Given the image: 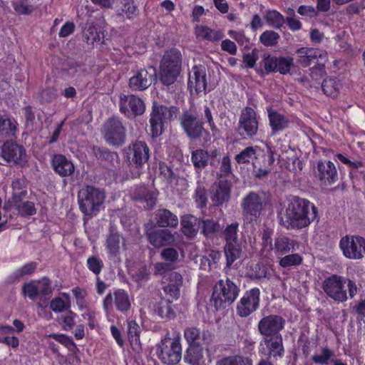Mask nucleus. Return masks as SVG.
Listing matches in <instances>:
<instances>
[{
	"label": "nucleus",
	"instance_id": "f257e3e1",
	"mask_svg": "<svg viewBox=\"0 0 365 365\" xmlns=\"http://www.w3.org/2000/svg\"><path fill=\"white\" fill-rule=\"evenodd\" d=\"M317 214V207L308 200L294 196L286 207L284 217H280L279 223L288 230H301L308 227Z\"/></svg>",
	"mask_w": 365,
	"mask_h": 365
},
{
	"label": "nucleus",
	"instance_id": "f03ea898",
	"mask_svg": "<svg viewBox=\"0 0 365 365\" xmlns=\"http://www.w3.org/2000/svg\"><path fill=\"white\" fill-rule=\"evenodd\" d=\"M322 287L329 297L337 302H344L349 297L352 299L358 292L355 282L337 274L326 278Z\"/></svg>",
	"mask_w": 365,
	"mask_h": 365
},
{
	"label": "nucleus",
	"instance_id": "7ed1b4c3",
	"mask_svg": "<svg viewBox=\"0 0 365 365\" xmlns=\"http://www.w3.org/2000/svg\"><path fill=\"white\" fill-rule=\"evenodd\" d=\"M182 55L175 48L166 51L160 63L159 80L163 85H173L181 73Z\"/></svg>",
	"mask_w": 365,
	"mask_h": 365
},
{
	"label": "nucleus",
	"instance_id": "20e7f679",
	"mask_svg": "<svg viewBox=\"0 0 365 365\" xmlns=\"http://www.w3.org/2000/svg\"><path fill=\"white\" fill-rule=\"evenodd\" d=\"M240 292V285L227 277L215 283L212 288L210 302L217 310L225 309L237 299Z\"/></svg>",
	"mask_w": 365,
	"mask_h": 365
},
{
	"label": "nucleus",
	"instance_id": "39448f33",
	"mask_svg": "<svg viewBox=\"0 0 365 365\" xmlns=\"http://www.w3.org/2000/svg\"><path fill=\"white\" fill-rule=\"evenodd\" d=\"M78 198L81 211L85 215H96L103 204L106 195L103 190L92 185H86L78 193Z\"/></svg>",
	"mask_w": 365,
	"mask_h": 365
},
{
	"label": "nucleus",
	"instance_id": "423d86ee",
	"mask_svg": "<svg viewBox=\"0 0 365 365\" xmlns=\"http://www.w3.org/2000/svg\"><path fill=\"white\" fill-rule=\"evenodd\" d=\"M179 121L184 133L191 140H198L209 135L204 128L203 120L200 118L195 110H184L179 116Z\"/></svg>",
	"mask_w": 365,
	"mask_h": 365
},
{
	"label": "nucleus",
	"instance_id": "0eeeda50",
	"mask_svg": "<svg viewBox=\"0 0 365 365\" xmlns=\"http://www.w3.org/2000/svg\"><path fill=\"white\" fill-rule=\"evenodd\" d=\"M143 229L148 242L155 248L176 245V232L173 233L167 228L158 227L151 220L143 225Z\"/></svg>",
	"mask_w": 365,
	"mask_h": 365
},
{
	"label": "nucleus",
	"instance_id": "6e6552de",
	"mask_svg": "<svg viewBox=\"0 0 365 365\" xmlns=\"http://www.w3.org/2000/svg\"><path fill=\"white\" fill-rule=\"evenodd\" d=\"M178 108L176 106H163L153 102L152 111L150 115V124L153 138L160 136L164 130V123L166 120H170L173 116H176Z\"/></svg>",
	"mask_w": 365,
	"mask_h": 365
},
{
	"label": "nucleus",
	"instance_id": "1a4fd4ad",
	"mask_svg": "<svg viewBox=\"0 0 365 365\" xmlns=\"http://www.w3.org/2000/svg\"><path fill=\"white\" fill-rule=\"evenodd\" d=\"M101 133L106 142L110 145L120 147L126 140V128L121 118H109L103 124Z\"/></svg>",
	"mask_w": 365,
	"mask_h": 365
},
{
	"label": "nucleus",
	"instance_id": "9d476101",
	"mask_svg": "<svg viewBox=\"0 0 365 365\" xmlns=\"http://www.w3.org/2000/svg\"><path fill=\"white\" fill-rule=\"evenodd\" d=\"M157 355L166 365H175L182 358V346L179 338H164L157 346Z\"/></svg>",
	"mask_w": 365,
	"mask_h": 365
},
{
	"label": "nucleus",
	"instance_id": "9b49d317",
	"mask_svg": "<svg viewBox=\"0 0 365 365\" xmlns=\"http://www.w3.org/2000/svg\"><path fill=\"white\" fill-rule=\"evenodd\" d=\"M339 247L345 257L361 259L365 256V239L359 235H346L339 242Z\"/></svg>",
	"mask_w": 365,
	"mask_h": 365
},
{
	"label": "nucleus",
	"instance_id": "f8f14e48",
	"mask_svg": "<svg viewBox=\"0 0 365 365\" xmlns=\"http://www.w3.org/2000/svg\"><path fill=\"white\" fill-rule=\"evenodd\" d=\"M259 123L255 110L249 106L245 107L240 115L237 133L243 138H252L256 135Z\"/></svg>",
	"mask_w": 365,
	"mask_h": 365
},
{
	"label": "nucleus",
	"instance_id": "ddd939ff",
	"mask_svg": "<svg viewBox=\"0 0 365 365\" xmlns=\"http://www.w3.org/2000/svg\"><path fill=\"white\" fill-rule=\"evenodd\" d=\"M158 81L157 71L154 66H148L136 72L129 79L128 86L132 91H143Z\"/></svg>",
	"mask_w": 365,
	"mask_h": 365
},
{
	"label": "nucleus",
	"instance_id": "4468645a",
	"mask_svg": "<svg viewBox=\"0 0 365 365\" xmlns=\"http://www.w3.org/2000/svg\"><path fill=\"white\" fill-rule=\"evenodd\" d=\"M285 319L278 314H269L263 317L258 322L257 330L263 338L281 334L284 329Z\"/></svg>",
	"mask_w": 365,
	"mask_h": 365
},
{
	"label": "nucleus",
	"instance_id": "2eb2a0df",
	"mask_svg": "<svg viewBox=\"0 0 365 365\" xmlns=\"http://www.w3.org/2000/svg\"><path fill=\"white\" fill-rule=\"evenodd\" d=\"M260 290L257 287L245 292L237 304V314L241 317H247L259 307Z\"/></svg>",
	"mask_w": 365,
	"mask_h": 365
},
{
	"label": "nucleus",
	"instance_id": "dca6fc26",
	"mask_svg": "<svg viewBox=\"0 0 365 365\" xmlns=\"http://www.w3.org/2000/svg\"><path fill=\"white\" fill-rule=\"evenodd\" d=\"M242 213L248 221L256 220L260 215L263 207L262 197L255 192H249L242 200Z\"/></svg>",
	"mask_w": 365,
	"mask_h": 365
},
{
	"label": "nucleus",
	"instance_id": "f3484780",
	"mask_svg": "<svg viewBox=\"0 0 365 365\" xmlns=\"http://www.w3.org/2000/svg\"><path fill=\"white\" fill-rule=\"evenodd\" d=\"M25 149L13 142H5L1 148L0 155V164L13 163L14 165H21L25 162Z\"/></svg>",
	"mask_w": 365,
	"mask_h": 365
},
{
	"label": "nucleus",
	"instance_id": "a211bd4d",
	"mask_svg": "<svg viewBox=\"0 0 365 365\" xmlns=\"http://www.w3.org/2000/svg\"><path fill=\"white\" fill-rule=\"evenodd\" d=\"M119 106L120 112L127 117L141 115L145 111L143 101L134 95H120Z\"/></svg>",
	"mask_w": 365,
	"mask_h": 365
},
{
	"label": "nucleus",
	"instance_id": "6ab92c4d",
	"mask_svg": "<svg viewBox=\"0 0 365 365\" xmlns=\"http://www.w3.org/2000/svg\"><path fill=\"white\" fill-rule=\"evenodd\" d=\"M184 336L190 348L199 349L202 345H210L214 339V335L208 330H200L195 327H191L185 329Z\"/></svg>",
	"mask_w": 365,
	"mask_h": 365
},
{
	"label": "nucleus",
	"instance_id": "aec40b11",
	"mask_svg": "<svg viewBox=\"0 0 365 365\" xmlns=\"http://www.w3.org/2000/svg\"><path fill=\"white\" fill-rule=\"evenodd\" d=\"M128 160L130 165H134L136 168H140L148 162L150 157V149L148 145L140 140H136L129 145Z\"/></svg>",
	"mask_w": 365,
	"mask_h": 365
},
{
	"label": "nucleus",
	"instance_id": "412c9836",
	"mask_svg": "<svg viewBox=\"0 0 365 365\" xmlns=\"http://www.w3.org/2000/svg\"><path fill=\"white\" fill-rule=\"evenodd\" d=\"M231 182L227 180L220 179L217 184L212 185L210 190V199L214 206H220L230 198Z\"/></svg>",
	"mask_w": 365,
	"mask_h": 365
},
{
	"label": "nucleus",
	"instance_id": "4be33fe9",
	"mask_svg": "<svg viewBox=\"0 0 365 365\" xmlns=\"http://www.w3.org/2000/svg\"><path fill=\"white\" fill-rule=\"evenodd\" d=\"M158 192L155 188L145 186L137 187L133 193V200L143 203V207L148 210L153 209L158 200Z\"/></svg>",
	"mask_w": 365,
	"mask_h": 365
},
{
	"label": "nucleus",
	"instance_id": "5701e85b",
	"mask_svg": "<svg viewBox=\"0 0 365 365\" xmlns=\"http://www.w3.org/2000/svg\"><path fill=\"white\" fill-rule=\"evenodd\" d=\"M192 74L190 73L188 79V88L195 89L197 94L205 91L207 88L206 71L205 66H195L192 69Z\"/></svg>",
	"mask_w": 365,
	"mask_h": 365
},
{
	"label": "nucleus",
	"instance_id": "b1692460",
	"mask_svg": "<svg viewBox=\"0 0 365 365\" xmlns=\"http://www.w3.org/2000/svg\"><path fill=\"white\" fill-rule=\"evenodd\" d=\"M317 178L325 185H331L338 180L335 165L329 160H319L317 163Z\"/></svg>",
	"mask_w": 365,
	"mask_h": 365
},
{
	"label": "nucleus",
	"instance_id": "393cba45",
	"mask_svg": "<svg viewBox=\"0 0 365 365\" xmlns=\"http://www.w3.org/2000/svg\"><path fill=\"white\" fill-rule=\"evenodd\" d=\"M51 165L54 172L61 177L71 176L75 171L73 163L62 154L53 155Z\"/></svg>",
	"mask_w": 365,
	"mask_h": 365
},
{
	"label": "nucleus",
	"instance_id": "a878e982",
	"mask_svg": "<svg viewBox=\"0 0 365 365\" xmlns=\"http://www.w3.org/2000/svg\"><path fill=\"white\" fill-rule=\"evenodd\" d=\"M327 61V53L325 51L310 48L307 56L303 58L302 67H307L312 63H316L317 64L313 67L314 72L319 71L322 73Z\"/></svg>",
	"mask_w": 365,
	"mask_h": 365
},
{
	"label": "nucleus",
	"instance_id": "bb28decb",
	"mask_svg": "<svg viewBox=\"0 0 365 365\" xmlns=\"http://www.w3.org/2000/svg\"><path fill=\"white\" fill-rule=\"evenodd\" d=\"M155 224L160 228H175L179 220L178 216L170 210L165 208H159L155 212Z\"/></svg>",
	"mask_w": 365,
	"mask_h": 365
},
{
	"label": "nucleus",
	"instance_id": "cd10ccee",
	"mask_svg": "<svg viewBox=\"0 0 365 365\" xmlns=\"http://www.w3.org/2000/svg\"><path fill=\"white\" fill-rule=\"evenodd\" d=\"M267 114L272 135H275L279 131L283 130L289 127V119L271 107L267 108Z\"/></svg>",
	"mask_w": 365,
	"mask_h": 365
},
{
	"label": "nucleus",
	"instance_id": "c85d7f7f",
	"mask_svg": "<svg viewBox=\"0 0 365 365\" xmlns=\"http://www.w3.org/2000/svg\"><path fill=\"white\" fill-rule=\"evenodd\" d=\"M268 351V357L282 358L284 355L283 338L282 334L263 338Z\"/></svg>",
	"mask_w": 365,
	"mask_h": 365
},
{
	"label": "nucleus",
	"instance_id": "c756f323",
	"mask_svg": "<svg viewBox=\"0 0 365 365\" xmlns=\"http://www.w3.org/2000/svg\"><path fill=\"white\" fill-rule=\"evenodd\" d=\"M122 238V236L117 232L116 229L111 226L106 240V247L110 257L115 258L119 254L120 240Z\"/></svg>",
	"mask_w": 365,
	"mask_h": 365
},
{
	"label": "nucleus",
	"instance_id": "7c9ffc66",
	"mask_svg": "<svg viewBox=\"0 0 365 365\" xmlns=\"http://www.w3.org/2000/svg\"><path fill=\"white\" fill-rule=\"evenodd\" d=\"M182 232L189 238H193L198 232L200 222V220L191 215H184L180 221Z\"/></svg>",
	"mask_w": 365,
	"mask_h": 365
},
{
	"label": "nucleus",
	"instance_id": "2f4dec72",
	"mask_svg": "<svg viewBox=\"0 0 365 365\" xmlns=\"http://www.w3.org/2000/svg\"><path fill=\"white\" fill-rule=\"evenodd\" d=\"M296 247H299L298 242L287 236H279L274 240V249L275 252L282 255L294 252Z\"/></svg>",
	"mask_w": 365,
	"mask_h": 365
},
{
	"label": "nucleus",
	"instance_id": "473e14b6",
	"mask_svg": "<svg viewBox=\"0 0 365 365\" xmlns=\"http://www.w3.org/2000/svg\"><path fill=\"white\" fill-rule=\"evenodd\" d=\"M118 16L124 14L128 19H133L137 15L138 8L133 0H118L113 7Z\"/></svg>",
	"mask_w": 365,
	"mask_h": 365
},
{
	"label": "nucleus",
	"instance_id": "72a5a7b5",
	"mask_svg": "<svg viewBox=\"0 0 365 365\" xmlns=\"http://www.w3.org/2000/svg\"><path fill=\"white\" fill-rule=\"evenodd\" d=\"M242 253V243L226 244L225 246V254L227 259L226 267H230L235 260L241 257Z\"/></svg>",
	"mask_w": 365,
	"mask_h": 365
},
{
	"label": "nucleus",
	"instance_id": "f704fd0d",
	"mask_svg": "<svg viewBox=\"0 0 365 365\" xmlns=\"http://www.w3.org/2000/svg\"><path fill=\"white\" fill-rule=\"evenodd\" d=\"M207 150L197 149L191 153V162L193 164L197 173H200L208 165V157Z\"/></svg>",
	"mask_w": 365,
	"mask_h": 365
},
{
	"label": "nucleus",
	"instance_id": "c9c22d12",
	"mask_svg": "<svg viewBox=\"0 0 365 365\" xmlns=\"http://www.w3.org/2000/svg\"><path fill=\"white\" fill-rule=\"evenodd\" d=\"M37 267V263L31 262L24 264L22 267L14 272L8 278L7 282L9 284L20 281L25 275L33 274Z\"/></svg>",
	"mask_w": 365,
	"mask_h": 365
},
{
	"label": "nucleus",
	"instance_id": "e433bc0d",
	"mask_svg": "<svg viewBox=\"0 0 365 365\" xmlns=\"http://www.w3.org/2000/svg\"><path fill=\"white\" fill-rule=\"evenodd\" d=\"M195 33L197 37L210 41H217L224 36L220 31H215L205 26H197L195 29Z\"/></svg>",
	"mask_w": 365,
	"mask_h": 365
},
{
	"label": "nucleus",
	"instance_id": "4c0bfd02",
	"mask_svg": "<svg viewBox=\"0 0 365 365\" xmlns=\"http://www.w3.org/2000/svg\"><path fill=\"white\" fill-rule=\"evenodd\" d=\"M140 328L135 321H130L128 323V336L130 344L135 350L141 349L140 342Z\"/></svg>",
	"mask_w": 365,
	"mask_h": 365
},
{
	"label": "nucleus",
	"instance_id": "58836bf2",
	"mask_svg": "<svg viewBox=\"0 0 365 365\" xmlns=\"http://www.w3.org/2000/svg\"><path fill=\"white\" fill-rule=\"evenodd\" d=\"M159 170L160 175L169 183H173L176 181V184L179 182L182 183L184 185H187V180L184 178L178 177L170 166L164 162H160Z\"/></svg>",
	"mask_w": 365,
	"mask_h": 365
},
{
	"label": "nucleus",
	"instance_id": "ea45409f",
	"mask_svg": "<svg viewBox=\"0 0 365 365\" xmlns=\"http://www.w3.org/2000/svg\"><path fill=\"white\" fill-rule=\"evenodd\" d=\"M341 84L339 81L334 78L324 79L322 83V88L324 94L331 97H336L339 93Z\"/></svg>",
	"mask_w": 365,
	"mask_h": 365
},
{
	"label": "nucleus",
	"instance_id": "a19ab883",
	"mask_svg": "<svg viewBox=\"0 0 365 365\" xmlns=\"http://www.w3.org/2000/svg\"><path fill=\"white\" fill-rule=\"evenodd\" d=\"M115 304L118 310L127 312L130 308V302L128 293L123 289H118L114 292Z\"/></svg>",
	"mask_w": 365,
	"mask_h": 365
},
{
	"label": "nucleus",
	"instance_id": "79ce46f5",
	"mask_svg": "<svg viewBox=\"0 0 365 365\" xmlns=\"http://www.w3.org/2000/svg\"><path fill=\"white\" fill-rule=\"evenodd\" d=\"M201 232L203 235L210 238L220 230V225L217 220L205 219L200 221Z\"/></svg>",
	"mask_w": 365,
	"mask_h": 365
},
{
	"label": "nucleus",
	"instance_id": "37998d69",
	"mask_svg": "<svg viewBox=\"0 0 365 365\" xmlns=\"http://www.w3.org/2000/svg\"><path fill=\"white\" fill-rule=\"evenodd\" d=\"M155 312L159 317L165 319H170L175 317V312L171 305V299L163 300L158 303Z\"/></svg>",
	"mask_w": 365,
	"mask_h": 365
},
{
	"label": "nucleus",
	"instance_id": "c03bdc74",
	"mask_svg": "<svg viewBox=\"0 0 365 365\" xmlns=\"http://www.w3.org/2000/svg\"><path fill=\"white\" fill-rule=\"evenodd\" d=\"M93 153L98 160L107 162L111 165H113L114 160L118 158L117 153L112 152L106 148L94 146Z\"/></svg>",
	"mask_w": 365,
	"mask_h": 365
},
{
	"label": "nucleus",
	"instance_id": "a18cd8bd",
	"mask_svg": "<svg viewBox=\"0 0 365 365\" xmlns=\"http://www.w3.org/2000/svg\"><path fill=\"white\" fill-rule=\"evenodd\" d=\"M264 18L267 24L274 29H280L285 23L284 16L276 10L268 11Z\"/></svg>",
	"mask_w": 365,
	"mask_h": 365
},
{
	"label": "nucleus",
	"instance_id": "49530a36",
	"mask_svg": "<svg viewBox=\"0 0 365 365\" xmlns=\"http://www.w3.org/2000/svg\"><path fill=\"white\" fill-rule=\"evenodd\" d=\"M239 223L234 222L226 227L224 230V236L226 244L242 243L237 237Z\"/></svg>",
	"mask_w": 365,
	"mask_h": 365
},
{
	"label": "nucleus",
	"instance_id": "de8ad7c7",
	"mask_svg": "<svg viewBox=\"0 0 365 365\" xmlns=\"http://www.w3.org/2000/svg\"><path fill=\"white\" fill-rule=\"evenodd\" d=\"M279 38L280 36L278 33L267 30L260 35L259 41L265 46H274L277 44Z\"/></svg>",
	"mask_w": 365,
	"mask_h": 365
},
{
	"label": "nucleus",
	"instance_id": "09e8293b",
	"mask_svg": "<svg viewBox=\"0 0 365 365\" xmlns=\"http://www.w3.org/2000/svg\"><path fill=\"white\" fill-rule=\"evenodd\" d=\"M36 286L38 288V295H41V299L43 297L45 299L47 297H50L52 294L53 289L51 287V282L47 277H43L40 280L36 282Z\"/></svg>",
	"mask_w": 365,
	"mask_h": 365
},
{
	"label": "nucleus",
	"instance_id": "8fccbe9b",
	"mask_svg": "<svg viewBox=\"0 0 365 365\" xmlns=\"http://www.w3.org/2000/svg\"><path fill=\"white\" fill-rule=\"evenodd\" d=\"M256 150L253 147H247L236 155L235 159L238 164L250 163L255 157Z\"/></svg>",
	"mask_w": 365,
	"mask_h": 365
},
{
	"label": "nucleus",
	"instance_id": "3c124183",
	"mask_svg": "<svg viewBox=\"0 0 365 365\" xmlns=\"http://www.w3.org/2000/svg\"><path fill=\"white\" fill-rule=\"evenodd\" d=\"M83 36L88 44H93L100 41V35L97 29L91 24H86L83 31Z\"/></svg>",
	"mask_w": 365,
	"mask_h": 365
},
{
	"label": "nucleus",
	"instance_id": "603ef678",
	"mask_svg": "<svg viewBox=\"0 0 365 365\" xmlns=\"http://www.w3.org/2000/svg\"><path fill=\"white\" fill-rule=\"evenodd\" d=\"M302 257L299 254L287 255L279 260V265L282 267L298 266L302 264Z\"/></svg>",
	"mask_w": 365,
	"mask_h": 365
},
{
	"label": "nucleus",
	"instance_id": "864d4df0",
	"mask_svg": "<svg viewBox=\"0 0 365 365\" xmlns=\"http://www.w3.org/2000/svg\"><path fill=\"white\" fill-rule=\"evenodd\" d=\"M14 207L18 210L19 214L23 217L34 215L36 213L34 203L31 201L17 204Z\"/></svg>",
	"mask_w": 365,
	"mask_h": 365
},
{
	"label": "nucleus",
	"instance_id": "5fc2aeb1",
	"mask_svg": "<svg viewBox=\"0 0 365 365\" xmlns=\"http://www.w3.org/2000/svg\"><path fill=\"white\" fill-rule=\"evenodd\" d=\"M195 198L196 202L201 208L206 207L207 202V192L205 187L200 182H197Z\"/></svg>",
	"mask_w": 365,
	"mask_h": 365
},
{
	"label": "nucleus",
	"instance_id": "6e6d98bb",
	"mask_svg": "<svg viewBox=\"0 0 365 365\" xmlns=\"http://www.w3.org/2000/svg\"><path fill=\"white\" fill-rule=\"evenodd\" d=\"M160 257L164 261L173 264L178 260L179 255L177 250L173 247V246H169L161 251Z\"/></svg>",
	"mask_w": 365,
	"mask_h": 365
},
{
	"label": "nucleus",
	"instance_id": "4d7b16f0",
	"mask_svg": "<svg viewBox=\"0 0 365 365\" xmlns=\"http://www.w3.org/2000/svg\"><path fill=\"white\" fill-rule=\"evenodd\" d=\"M216 365H248V361L242 356H232L222 358Z\"/></svg>",
	"mask_w": 365,
	"mask_h": 365
},
{
	"label": "nucleus",
	"instance_id": "13d9d810",
	"mask_svg": "<svg viewBox=\"0 0 365 365\" xmlns=\"http://www.w3.org/2000/svg\"><path fill=\"white\" fill-rule=\"evenodd\" d=\"M232 174L231 160L228 155H225L222 158L220 167V173L217 174L219 180L223 178L227 177Z\"/></svg>",
	"mask_w": 365,
	"mask_h": 365
},
{
	"label": "nucleus",
	"instance_id": "bf43d9fd",
	"mask_svg": "<svg viewBox=\"0 0 365 365\" xmlns=\"http://www.w3.org/2000/svg\"><path fill=\"white\" fill-rule=\"evenodd\" d=\"M264 67L267 73H272L277 71L278 58L270 54L263 55Z\"/></svg>",
	"mask_w": 365,
	"mask_h": 365
},
{
	"label": "nucleus",
	"instance_id": "052dcab7",
	"mask_svg": "<svg viewBox=\"0 0 365 365\" xmlns=\"http://www.w3.org/2000/svg\"><path fill=\"white\" fill-rule=\"evenodd\" d=\"M88 268L95 274H98L103 267V261L96 256H91L87 259Z\"/></svg>",
	"mask_w": 365,
	"mask_h": 365
},
{
	"label": "nucleus",
	"instance_id": "680f3d73",
	"mask_svg": "<svg viewBox=\"0 0 365 365\" xmlns=\"http://www.w3.org/2000/svg\"><path fill=\"white\" fill-rule=\"evenodd\" d=\"M293 64V58L291 57H279L277 61V71L281 74H287L289 72L290 68Z\"/></svg>",
	"mask_w": 365,
	"mask_h": 365
},
{
	"label": "nucleus",
	"instance_id": "e2e57ef3",
	"mask_svg": "<svg viewBox=\"0 0 365 365\" xmlns=\"http://www.w3.org/2000/svg\"><path fill=\"white\" fill-rule=\"evenodd\" d=\"M16 129V125L9 118L0 116V133L1 135L13 134Z\"/></svg>",
	"mask_w": 365,
	"mask_h": 365
},
{
	"label": "nucleus",
	"instance_id": "0e129e2a",
	"mask_svg": "<svg viewBox=\"0 0 365 365\" xmlns=\"http://www.w3.org/2000/svg\"><path fill=\"white\" fill-rule=\"evenodd\" d=\"M259 58V51L257 48L252 50L251 53H244L242 56L243 63L247 68H254Z\"/></svg>",
	"mask_w": 365,
	"mask_h": 365
},
{
	"label": "nucleus",
	"instance_id": "69168bd1",
	"mask_svg": "<svg viewBox=\"0 0 365 365\" xmlns=\"http://www.w3.org/2000/svg\"><path fill=\"white\" fill-rule=\"evenodd\" d=\"M333 353L331 350L327 348H323L322 350V354H315L312 356V360L319 364H326L330 359Z\"/></svg>",
	"mask_w": 365,
	"mask_h": 365
},
{
	"label": "nucleus",
	"instance_id": "338daca9",
	"mask_svg": "<svg viewBox=\"0 0 365 365\" xmlns=\"http://www.w3.org/2000/svg\"><path fill=\"white\" fill-rule=\"evenodd\" d=\"M22 290L24 293L32 300H34L36 297L38 296L36 284L34 282L24 284Z\"/></svg>",
	"mask_w": 365,
	"mask_h": 365
},
{
	"label": "nucleus",
	"instance_id": "774afa93",
	"mask_svg": "<svg viewBox=\"0 0 365 365\" xmlns=\"http://www.w3.org/2000/svg\"><path fill=\"white\" fill-rule=\"evenodd\" d=\"M13 6L15 11L20 15H29L34 11L32 6L25 4L23 1L16 2Z\"/></svg>",
	"mask_w": 365,
	"mask_h": 365
}]
</instances>
